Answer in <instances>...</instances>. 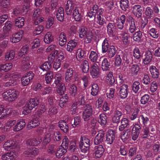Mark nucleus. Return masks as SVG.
Returning <instances> with one entry per match:
<instances>
[{"label":"nucleus","instance_id":"nucleus-60","mask_svg":"<svg viewBox=\"0 0 160 160\" xmlns=\"http://www.w3.org/2000/svg\"><path fill=\"white\" fill-rule=\"evenodd\" d=\"M98 54L96 52L93 51H92L89 56L90 60L93 62H96L98 58Z\"/></svg>","mask_w":160,"mask_h":160},{"label":"nucleus","instance_id":"nucleus-31","mask_svg":"<svg viewBox=\"0 0 160 160\" xmlns=\"http://www.w3.org/2000/svg\"><path fill=\"white\" fill-rule=\"evenodd\" d=\"M77 45V42L75 40H71L67 44L66 49L67 51L71 52Z\"/></svg>","mask_w":160,"mask_h":160},{"label":"nucleus","instance_id":"nucleus-51","mask_svg":"<svg viewBox=\"0 0 160 160\" xmlns=\"http://www.w3.org/2000/svg\"><path fill=\"white\" fill-rule=\"evenodd\" d=\"M24 21L25 20L24 18H18L16 20L15 26L19 28H21L24 24Z\"/></svg>","mask_w":160,"mask_h":160},{"label":"nucleus","instance_id":"nucleus-59","mask_svg":"<svg viewBox=\"0 0 160 160\" xmlns=\"http://www.w3.org/2000/svg\"><path fill=\"white\" fill-rule=\"evenodd\" d=\"M15 55V53L13 50L7 52L5 55V59L6 60H11L13 59Z\"/></svg>","mask_w":160,"mask_h":160},{"label":"nucleus","instance_id":"nucleus-4","mask_svg":"<svg viewBox=\"0 0 160 160\" xmlns=\"http://www.w3.org/2000/svg\"><path fill=\"white\" fill-rule=\"evenodd\" d=\"M99 9L98 5L95 4L88 12L86 16L88 17V19L90 22H93L95 20L96 15L98 13Z\"/></svg>","mask_w":160,"mask_h":160},{"label":"nucleus","instance_id":"nucleus-22","mask_svg":"<svg viewBox=\"0 0 160 160\" xmlns=\"http://www.w3.org/2000/svg\"><path fill=\"white\" fill-rule=\"evenodd\" d=\"M103 9L102 8H101L99 9L98 13L97 14V23L99 25L101 26H103L105 23V20L103 19Z\"/></svg>","mask_w":160,"mask_h":160},{"label":"nucleus","instance_id":"nucleus-11","mask_svg":"<svg viewBox=\"0 0 160 160\" xmlns=\"http://www.w3.org/2000/svg\"><path fill=\"white\" fill-rule=\"evenodd\" d=\"M107 33L109 36L112 37L115 35L116 26L113 22L109 23L107 26Z\"/></svg>","mask_w":160,"mask_h":160},{"label":"nucleus","instance_id":"nucleus-12","mask_svg":"<svg viewBox=\"0 0 160 160\" xmlns=\"http://www.w3.org/2000/svg\"><path fill=\"white\" fill-rule=\"evenodd\" d=\"M144 57L142 59V62L145 65H148L151 62L152 59V54L151 51L147 50L146 51Z\"/></svg>","mask_w":160,"mask_h":160},{"label":"nucleus","instance_id":"nucleus-25","mask_svg":"<svg viewBox=\"0 0 160 160\" xmlns=\"http://www.w3.org/2000/svg\"><path fill=\"white\" fill-rule=\"evenodd\" d=\"M30 58L28 56L24 58L22 61V68L24 70H27L29 68L30 65Z\"/></svg>","mask_w":160,"mask_h":160},{"label":"nucleus","instance_id":"nucleus-63","mask_svg":"<svg viewBox=\"0 0 160 160\" xmlns=\"http://www.w3.org/2000/svg\"><path fill=\"white\" fill-rule=\"evenodd\" d=\"M136 30V27L134 19H132L130 22L128 31L131 33H133Z\"/></svg>","mask_w":160,"mask_h":160},{"label":"nucleus","instance_id":"nucleus-44","mask_svg":"<svg viewBox=\"0 0 160 160\" xmlns=\"http://www.w3.org/2000/svg\"><path fill=\"white\" fill-rule=\"evenodd\" d=\"M85 36V37L84 40L85 42L86 43H89L91 42L93 38V33L91 31H89L87 32Z\"/></svg>","mask_w":160,"mask_h":160},{"label":"nucleus","instance_id":"nucleus-24","mask_svg":"<svg viewBox=\"0 0 160 160\" xmlns=\"http://www.w3.org/2000/svg\"><path fill=\"white\" fill-rule=\"evenodd\" d=\"M15 142L12 140L6 142L3 145V147L5 150L9 151L11 149L14 148L16 147Z\"/></svg>","mask_w":160,"mask_h":160},{"label":"nucleus","instance_id":"nucleus-52","mask_svg":"<svg viewBox=\"0 0 160 160\" xmlns=\"http://www.w3.org/2000/svg\"><path fill=\"white\" fill-rule=\"evenodd\" d=\"M114 64L115 66L118 67L122 64V59L119 55H116L114 57Z\"/></svg>","mask_w":160,"mask_h":160},{"label":"nucleus","instance_id":"nucleus-61","mask_svg":"<svg viewBox=\"0 0 160 160\" xmlns=\"http://www.w3.org/2000/svg\"><path fill=\"white\" fill-rule=\"evenodd\" d=\"M55 80L54 82V83L56 86H57L58 84H61L62 81V75L60 73H57L54 77Z\"/></svg>","mask_w":160,"mask_h":160},{"label":"nucleus","instance_id":"nucleus-36","mask_svg":"<svg viewBox=\"0 0 160 160\" xmlns=\"http://www.w3.org/2000/svg\"><path fill=\"white\" fill-rule=\"evenodd\" d=\"M58 127L61 130L65 133L67 132L68 131V125L65 122L63 121H60L58 122Z\"/></svg>","mask_w":160,"mask_h":160},{"label":"nucleus","instance_id":"nucleus-8","mask_svg":"<svg viewBox=\"0 0 160 160\" xmlns=\"http://www.w3.org/2000/svg\"><path fill=\"white\" fill-rule=\"evenodd\" d=\"M80 8L78 7H76L72 12V17L75 21L79 22L82 18V12L80 11Z\"/></svg>","mask_w":160,"mask_h":160},{"label":"nucleus","instance_id":"nucleus-45","mask_svg":"<svg viewBox=\"0 0 160 160\" xmlns=\"http://www.w3.org/2000/svg\"><path fill=\"white\" fill-rule=\"evenodd\" d=\"M81 67L82 68L83 72L85 73L88 72L89 70L88 62L86 60H84L82 63Z\"/></svg>","mask_w":160,"mask_h":160},{"label":"nucleus","instance_id":"nucleus-53","mask_svg":"<svg viewBox=\"0 0 160 160\" xmlns=\"http://www.w3.org/2000/svg\"><path fill=\"white\" fill-rule=\"evenodd\" d=\"M142 37V32L140 31L136 32L133 35V39L134 41L140 42L141 40V38Z\"/></svg>","mask_w":160,"mask_h":160},{"label":"nucleus","instance_id":"nucleus-32","mask_svg":"<svg viewBox=\"0 0 160 160\" xmlns=\"http://www.w3.org/2000/svg\"><path fill=\"white\" fill-rule=\"evenodd\" d=\"M40 143L38 139L33 138L29 139L26 140V144L28 146H36Z\"/></svg>","mask_w":160,"mask_h":160},{"label":"nucleus","instance_id":"nucleus-55","mask_svg":"<svg viewBox=\"0 0 160 160\" xmlns=\"http://www.w3.org/2000/svg\"><path fill=\"white\" fill-rule=\"evenodd\" d=\"M99 122L103 126H104L107 123V117L104 114L102 113L99 115Z\"/></svg>","mask_w":160,"mask_h":160},{"label":"nucleus","instance_id":"nucleus-16","mask_svg":"<svg viewBox=\"0 0 160 160\" xmlns=\"http://www.w3.org/2000/svg\"><path fill=\"white\" fill-rule=\"evenodd\" d=\"M99 66L96 63L93 64L92 66L90 72L92 78H97L99 77Z\"/></svg>","mask_w":160,"mask_h":160},{"label":"nucleus","instance_id":"nucleus-9","mask_svg":"<svg viewBox=\"0 0 160 160\" xmlns=\"http://www.w3.org/2000/svg\"><path fill=\"white\" fill-rule=\"evenodd\" d=\"M128 86L127 84H123L120 88L119 96L122 99H125L128 96Z\"/></svg>","mask_w":160,"mask_h":160},{"label":"nucleus","instance_id":"nucleus-46","mask_svg":"<svg viewBox=\"0 0 160 160\" xmlns=\"http://www.w3.org/2000/svg\"><path fill=\"white\" fill-rule=\"evenodd\" d=\"M12 65L11 63H8L0 66V71H4L7 72L12 67Z\"/></svg>","mask_w":160,"mask_h":160},{"label":"nucleus","instance_id":"nucleus-33","mask_svg":"<svg viewBox=\"0 0 160 160\" xmlns=\"http://www.w3.org/2000/svg\"><path fill=\"white\" fill-rule=\"evenodd\" d=\"M10 94L8 99H10V101L12 102L14 101L18 98L19 94V92L18 90L15 89H10Z\"/></svg>","mask_w":160,"mask_h":160},{"label":"nucleus","instance_id":"nucleus-2","mask_svg":"<svg viewBox=\"0 0 160 160\" xmlns=\"http://www.w3.org/2000/svg\"><path fill=\"white\" fill-rule=\"evenodd\" d=\"M82 112V118L86 122L89 121L92 118L93 113L92 106L89 104L86 105Z\"/></svg>","mask_w":160,"mask_h":160},{"label":"nucleus","instance_id":"nucleus-19","mask_svg":"<svg viewBox=\"0 0 160 160\" xmlns=\"http://www.w3.org/2000/svg\"><path fill=\"white\" fill-rule=\"evenodd\" d=\"M17 153L13 151L8 152L2 155V160H12L16 158L17 157Z\"/></svg>","mask_w":160,"mask_h":160},{"label":"nucleus","instance_id":"nucleus-56","mask_svg":"<svg viewBox=\"0 0 160 160\" xmlns=\"http://www.w3.org/2000/svg\"><path fill=\"white\" fill-rule=\"evenodd\" d=\"M53 75L52 72L49 71L46 74L45 80L47 84H50L52 79L53 78Z\"/></svg>","mask_w":160,"mask_h":160},{"label":"nucleus","instance_id":"nucleus-35","mask_svg":"<svg viewBox=\"0 0 160 160\" xmlns=\"http://www.w3.org/2000/svg\"><path fill=\"white\" fill-rule=\"evenodd\" d=\"M128 125V120L127 118H124L121 120V125L119 127V130L120 131H122Z\"/></svg>","mask_w":160,"mask_h":160},{"label":"nucleus","instance_id":"nucleus-27","mask_svg":"<svg viewBox=\"0 0 160 160\" xmlns=\"http://www.w3.org/2000/svg\"><path fill=\"white\" fill-rule=\"evenodd\" d=\"M26 124L24 120L21 119L13 127V130L14 131H18L22 129L25 127Z\"/></svg>","mask_w":160,"mask_h":160},{"label":"nucleus","instance_id":"nucleus-26","mask_svg":"<svg viewBox=\"0 0 160 160\" xmlns=\"http://www.w3.org/2000/svg\"><path fill=\"white\" fill-rule=\"evenodd\" d=\"M38 152L39 151L38 148L35 147H33L28 148L27 150L25 151L24 153L25 155L30 156H35L37 155Z\"/></svg>","mask_w":160,"mask_h":160},{"label":"nucleus","instance_id":"nucleus-43","mask_svg":"<svg viewBox=\"0 0 160 160\" xmlns=\"http://www.w3.org/2000/svg\"><path fill=\"white\" fill-rule=\"evenodd\" d=\"M140 120L142 121L143 124L145 126H146L149 122V116L146 114L141 115L139 117V122H140Z\"/></svg>","mask_w":160,"mask_h":160},{"label":"nucleus","instance_id":"nucleus-62","mask_svg":"<svg viewBox=\"0 0 160 160\" xmlns=\"http://www.w3.org/2000/svg\"><path fill=\"white\" fill-rule=\"evenodd\" d=\"M149 133V128L147 127H145L142 130L140 135L143 138H146L148 137Z\"/></svg>","mask_w":160,"mask_h":160},{"label":"nucleus","instance_id":"nucleus-21","mask_svg":"<svg viewBox=\"0 0 160 160\" xmlns=\"http://www.w3.org/2000/svg\"><path fill=\"white\" fill-rule=\"evenodd\" d=\"M23 33V31L21 30L18 32L13 34L11 38V41L13 43L18 42L22 38Z\"/></svg>","mask_w":160,"mask_h":160},{"label":"nucleus","instance_id":"nucleus-1","mask_svg":"<svg viewBox=\"0 0 160 160\" xmlns=\"http://www.w3.org/2000/svg\"><path fill=\"white\" fill-rule=\"evenodd\" d=\"M90 145V140L85 136H82L79 142V146L82 152L86 153L89 152Z\"/></svg>","mask_w":160,"mask_h":160},{"label":"nucleus","instance_id":"nucleus-54","mask_svg":"<svg viewBox=\"0 0 160 160\" xmlns=\"http://www.w3.org/2000/svg\"><path fill=\"white\" fill-rule=\"evenodd\" d=\"M133 54L134 57L136 59L139 60L141 58L142 55L138 48L136 47L134 49Z\"/></svg>","mask_w":160,"mask_h":160},{"label":"nucleus","instance_id":"nucleus-28","mask_svg":"<svg viewBox=\"0 0 160 160\" xmlns=\"http://www.w3.org/2000/svg\"><path fill=\"white\" fill-rule=\"evenodd\" d=\"M149 71L152 77L155 78H158L159 77V72L158 69L154 66L152 65L149 67Z\"/></svg>","mask_w":160,"mask_h":160},{"label":"nucleus","instance_id":"nucleus-30","mask_svg":"<svg viewBox=\"0 0 160 160\" xmlns=\"http://www.w3.org/2000/svg\"><path fill=\"white\" fill-rule=\"evenodd\" d=\"M146 19H150L153 18L154 16V13L153 10L150 7H147L144 12Z\"/></svg>","mask_w":160,"mask_h":160},{"label":"nucleus","instance_id":"nucleus-10","mask_svg":"<svg viewBox=\"0 0 160 160\" xmlns=\"http://www.w3.org/2000/svg\"><path fill=\"white\" fill-rule=\"evenodd\" d=\"M105 132L103 130H100L98 134L95 136L94 141V144L98 145L103 142L104 140Z\"/></svg>","mask_w":160,"mask_h":160},{"label":"nucleus","instance_id":"nucleus-15","mask_svg":"<svg viewBox=\"0 0 160 160\" xmlns=\"http://www.w3.org/2000/svg\"><path fill=\"white\" fill-rule=\"evenodd\" d=\"M78 98L80 100V105H82L86 103L87 99V92L85 90H82L80 91L78 94Z\"/></svg>","mask_w":160,"mask_h":160},{"label":"nucleus","instance_id":"nucleus-29","mask_svg":"<svg viewBox=\"0 0 160 160\" xmlns=\"http://www.w3.org/2000/svg\"><path fill=\"white\" fill-rule=\"evenodd\" d=\"M131 135V129L129 128L125 130L121 135V138L124 142L129 139Z\"/></svg>","mask_w":160,"mask_h":160},{"label":"nucleus","instance_id":"nucleus-48","mask_svg":"<svg viewBox=\"0 0 160 160\" xmlns=\"http://www.w3.org/2000/svg\"><path fill=\"white\" fill-rule=\"evenodd\" d=\"M128 0H121L120 2V7L122 10L126 11L129 7Z\"/></svg>","mask_w":160,"mask_h":160},{"label":"nucleus","instance_id":"nucleus-34","mask_svg":"<svg viewBox=\"0 0 160 160\" xmlns=\"http://www.w3.org/2000/svg\"><path fill=\"white\" fill-rule=\"evenodd\" d=\"M81 118L79 116L75 117L71 121V126L73 128L78 127L81 123Z\"/></svg>","mask_w":160,"mask_h":160},{"label":"nucleus","instance_id":"nucleus-20","mask_svg":"<svg viewBox=\"0 0 160 160\" xmlns=\"http://www.w3.org/2000/svg\"><path fill=\"white\" fill-rule=\"evenodd\" d=\"M19 78V76L18 75L16 76V77H13V78L9 79L7 81L4 82L3 83V85L6 87L13 86L16 84L17 81Z\"/></svg>","mask_w":160,"mask_h":160},{"label":"nucleus","instance_id":"nucleus-5","mask_svg":"<svg viewBox=\"0 0 160 160\" xmlns=\"http://www.w3.org/2000/svg\"><path fill=\"white\" fill-rule=\"evenodd\" d=\"M132 13L138 18L142 17V8L139 4H136L132 7Z\"/></svg>","mask_w":160,"mask_h":160},{"label":"nucleus","instance_id":"nucleus-47","mask_svg":"<svg viewBox=\"0 0 160 160\" xmlns=\"http://www.w3.org/2000/svg\"><path fill=\"white\" fill-rule=\"evenodd\" d=\"M99 87L97 84L94 83L92 85L91 94L93 96H96L99 92Z\"/></svg>","mask_w":160,"mask_h":160},{"label":"nucleus","instance_id":"nucleus-49","mask_svg":"<svg viewBox=\"0 0 160 160\" xmlns=\"http://www.w3.org/2000/svg\"><path fill=\"white\" fill-rule=\"evenodd\" d=\"M53 39L51 33L48 32L45 35L44 40L45 43L48 44L52 41Z\"/></svg>","mask_w":160,"mask_h":160},{"label":"nucleus","instance_id":"nucleus-64","mask_svg":"<svg viewBox=\"0 0 160 160\" xmlns=\"http://www.w3.org/2000/svg\"><path fill=\"white\" fill-rule=\"evenodd\" d=\"M149 33L150 36L154 38H157L159 36L157 29L154 28H152L150 29L149 31Z\"/></svg>","mask_w":160,"mask_h":160},{"label":"nucleus","instance_id":"nucleus-18","mask_svg":"<svg viewBox=\"0 0 160 160\" xmlns=\"http://www.w3.org/2000/svg\"><path fill=\"white\" fill-rule=\"evenodd\" d=\"M118 48L113 45L110 46L108 51L106 54V56L108 58H111L113 57L118 51Z\"/></svg>","mask_w":160,"mask_h":160},{"label":"nucleus","instance_id":"nucleus-7","mask_svg":"<svg viewBox=\"0 0 160 160\" xmlns=\"http://www.w3.org/2000/svg\"><path fill=\"white\" fill-rule=\"evenodd\" d=\"M115 132L112 130H109L107 132L106 140L108 144H112L115 139Z\"/></svg>","mask_w":160,"mask_h":160},{"label":"nucleus","instance_id":"nucleus-17","mask_svg":"<svg viewBox=\"0 0 160 160\" xmlns=\"http://www.w3.org/2000/svg\"><path fill=\"white\" fill-rule=\"evenodd\" d=\"M75 4L72 0H68L67 1V4L65 8V10L67 15H71L72 10H74Z\"/></svg>","mask_w":160,"mask_h":160},{"label":"nucleus","instance_id":"nucleus-57","mask_svg":"<svg viewBox=\"0 0 160 160\" xmlns=\"http://www.w3.org/2000/svg\"><path fill=\"white\" fill-rule=\"evenodd\" d=\"M77 89L76 86L73 84L71 85L69 88V93L72 97H75L77 94Z\"/></svg>","mask_w":160,"mask_h":160},{"label":"nucleus","instance_id":"nucleus-40","mask_svg":"<svg viewBox=\"0 0 160 160\" xmlns=\"http://www.w3.org/2000/svg\"><path fill=\"white\" fill-rule=\"evenodd\" d=\"M74 72V71L72 68H70L67 70L65 76V79L67 82L71 80Z\"/></svg>","mask_w":160,"mask_h":160},{"label":"nucleus","instance_id":"nucleus-58","mask_svg":"<svg viewBox=\"0 0 160 160\" xmlns=\"http://www.w3.org/2000/svg\"><path fill=\"white\" fill-rule=\"evenodd\" d=\"M51 67V64L48 62H44L40 66V68L42 69L43 71L48 72L49 71V70Z\"/></svg>","mask_w":160,"mask_h":160},{"label":"nucleus","instance_id":"nucleus-23","mask_svg":"<svg viewBox=\"0 0 160 160\" xmlns=\"http://www.w3.org/2000/svg\"><path fill=\"white\" fill-rule=\"evenodd\" d=\"M129 69V71L132 76H136L138 73L140 69L139 66L137 64H134L130 66Z\"/></svg>","mask_w":160,"mask_h":160},{"label":"nucleus","instance_id":"nucleus-39","mask_svg":"<svg viewBox=\"0 0 160 160\" xmlns=\"http://www.w3.org/2000/svg\"><path fill=\"white\" fill-rule=\"evenodd\" d=\"M109 39L106 38L105 39L102 44V53H104L107 52L109 47L108 43Z\"/></svg>","mask_w":160,"mask_h":160},{"label":"nucleus","instance_id":"nucleus-41","mask_svg":"<svg viewBox=\"0 0 160 160\" xmlns=\"http://www.w3.org/2000/svg\"><path fill=\"white\" fill-rule=\"evenodd\" d=\"M88 29L87 28L84 26L79 27L78 30L79 37L81 38H83L86 33H87Z\"/></svg>","mask_w":160,"mask_h":160},{"label":"nucleus","instance_id":"nucleus-37","mask_svg":"<svg viewBox=\"0 0 160 160\" xmlns=\"http://www.w3.org/2000/svg\"><path fill=\"white\" fill-rule=\"evenodd\" d=\"M39 124V121L37 119H33L28 124L27 128L28 129H31L38 126Z\"/></svg>","mask_w":160,"mask_h":160},{"label":"nucleus","instance_id":"nucleus-3","mask_svg":"<svg viewBox=\"0 0 160 160\" xmlns=\"http://www.w3.org/2000/svg\"><path fill=\"white\" fill-rule=\"evenodd\" d=\"M39 103V99L36 98H31L24 107V109L27 113H29L30 111L36 107Z\"/></svg>","mask_w":160,"mask_h":160},{"label":"nucleus","instance_id":"nucleus-6","mask_svg":"<svg viewBox=\"0 0 160 160\" xmlns=\"http://www.w3.org/2000/svg\"><path fill=\"white\" fill-rule=\"evenodd\" d=\"M126 17L125 15H122L117 20L115 23L116 28L118 29L122 30L124 28V24L126 21Z\"/></svg>","mask_w":160,"mask_h":160},{"label":"nucleus","instance_id":"nucleus-42","mask_svg":"<svg viewBox=\"0 0 160 160\" xmlns=\"http://www.w3.org/2000/svg\"><path fill=\"white\" fill-rule=\"evenodd\" d=\"M62 138V134L59 131L55 132L52 136V138L55 142H59L60 141Z\"/></svg>","mask_w":160,"mask_h":160},{"label":"nucleus","instance_id":"nucleus-50","mask_svg":"<svg viewBox=\"0 0 160 160\" xmlns=\"http://www.w3.org/2000/svg\"><path fill=\"white\" fill-rule=\"evenodd\" d=\"M106 80L110 85L113 84L115 82V79L113 76L112 72H110L106 78Z\"/></svg>","mask_w":160,"mask_h":160},{"label":"nucleus","instance_id":"nucleus-38","mask_svg":"<svg viewBox=\"0 0 160 160\" xmlns=\"http://www.w3.org/2000/svg\"><path fill=\"white\" fill-rule=\"evenodd\" d=\"M110 62L107 58H104L102 61V69L103 71H108L109 70Z\"/></svg>","mask_w":160,"mask_h":160},{"label":"nucleus","instance_id":"nucleus-13","mask_svg":"<svg viewBox=\"0 0 160 160\" xmlns=\"http://www.w3.org/2000/svg\"><path fill=\"white\" fill-rule=\"evenodd\" d=\"M41 13V11L40 9L35 10L33 12L32 17L35 20V23L36 25L42 22L44 18L40 16Z\"/></svg>","mask_w":160,"mask_h":160},{"label":"nucleus","instance_id":"nucleus-14","mask_svg":"<svg viewBox=\"0 0 160 160\" xmlns=\"http://www.w3.org/2000/svg\"><path fill=\"white\" fill-rule=\"evenodd\" d=\"M94 154L96 158L101 157L104 152V149L103 146L100 145L96 146L94 149Z\"/></svg>","mask_w":160,"mask_h":160}]
</instances>
